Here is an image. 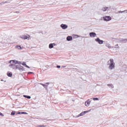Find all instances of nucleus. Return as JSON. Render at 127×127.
I'll use <instances>...</instances> for the list:
<instances>
[{"label":"nucleus","instance_id":"obj_27","mask_svg":"<svg viewBox=\"0 0 127 127\" xmlns=\"http://www.w3.org/2000/svg\"><path fill=\"white\" fill-rule=\"evenodd\" d=\"M21 64L24 66H25L26 65L25 62H23V63Z\"/></svg>","mask_w":127,"mask_h":127},{"label":"nucleus","instance_id":"obj_8","mask_svg":"<svg viewBox=\"0 0 127 127\" xmlns=\"http://www.w3.org/2000/svg\"><path fill=\"white\" fill-rule=\"evenodd\" d=\"M127 13V10H124L123 11H118L117 13H121L123 14H125Z\"/></svg>","mask_w":127,"mask_h":127},{"label":"nucleus","instance_id":"obj_18","mask_svg":"<svg viewBox=\"0 0 127 127\" xmlns=\"http://www.w3.org/2000/svg\"><path fill=\"white\" fill-rule=\"evenodd\" d=\"M105 46L106 47H108L109 48H111V46L110 45L109 43H106L105 44Z\"/></svg>","mask_w":127,"mask_h":127},{"label":"nucleus","instance_id":"obj_40","mask_svg":"<svg viewBox=\"0 0 127 127\" xmlns=\"http://www.w3.org/2000/svg\"><path fill=\"white\" fill-rule=\"evenodd\" d=\"M52 44H53V46H55L56 45V44L55 43H52Z\"/></svg>","mask_w":127,"mask_h":127},{"label":"nucleus","instance_id":"obj_1","mask_svg":"<svg viewBox=\"0 0 127 127\" xmlns=\"http://www.w3.org/2000/svg\"><path fill=\"white\" fill-rule=\"evenodd\" d=\"M107 65H109L108 68L109 69L112 70L115 68V63L112 59H110L107 63Z\"/></svg>","mask_w":127,"mask_h":127},{"label":"nucleus","instance_id":"obj_41","mask_svg":"<svg viewBox=\"0 0 127 127\" xmlns=\"http://www.w3.org/2000/svg\"><path fill=\"white\" fill-rule=\"evenodd\" d=\"M42 120H46V119H42Z\"/></svg>","mask_w":127,"mask_h":127},{"label":"nucleus","instance_id":"obj_2","mask_svg":"<svg viewBox=\"0 0 127 127\" xmlns=\"http://www.w3.org/2000/svg\"><path fill=\"white\" fill-rule=\"evenodd\" d=\"M103 18V20L105 21H109L111 19V18L109 16H106L104 17Z\"/></svg>","mask_w":127,"mask_h":127},{"label":"nucleus","instance_id":"obj_30","mask_svg":"<svg viewBox=\"0 0 127 127\" xmlns=\"http://www.w3.org/2000/svg\"><path fill=\"white\" fill-rule=\"evenodd\" d=\"M22 113V112H18V113H16V115H17L18 114H21V113Z\"/></svg>","mask_w":127,"mask_h":127},{"label":"nucleus","instance_id":"obj_38","mask_svg":"<svg viewBox=\"0 0 127 127\" xmlns=\"http://www.w3.org/2000/svg\"><path fill=\"white\" fill-rule=\"evenodd\" d=\"M66 67V66H62V68H64L65 67Z\"/></svg>","mask_w":127,"mask_h":127},{"label":"nucleus","instance_id":"obj_25","mask_svg":"<svg viewBox=\"0 0 127 127\" xmlns=\"http://www.w3.org/2000/svg\"><path fill=\"white\" fill-rule=\"evenodd\" d=\"M15 114V111H12L11 113V115H14Z\"/></svg>","mask_w":127,"mask_h":127},{"label":"nucleus","instance_id":"obj_42","mask_svg":"<svg viewBox=\"0 0 127 127\" xmlns=\"http://www.w3.org/2000/svg\"><path fill=\"white\" fill-rule=\"evenodd\" d=\"M17 12V13H19V12Z\"/></svg>","mask_w":127,"mask_h":127},{"label":"nucleus","instance_id":"obj_24","mask_svg":"<svg viewBox=\"0 0 127 127\" xmlns=\"http://www.w3.org/2000/svg\"><path fill=\"white\" fill-rule=\"evenodd\" d=\"M20 65H16V69H19V67L20 66Z\"/></svg>","mask_w":127,"mask_h":127},{"label":"nucleus","instance_id":"obj_36","mask_svg":"<svg viewBox=\"0 0 127 127\" xmlns=\"http://www.w3.org/2000/svg\"><path fill=\"white\" fill-rule=\"evenodd\" d=\"M25 67H27L28 68H30V67L29 66L27 65H26L25 66Z\"/></svg>","mask_w":127,"mask_h":127},{"label":"nucleus","instance_id":"obj_5","mask_svg":"<svg viewBox=\"0 0 127 127\" xmlns=\"http://www.w3.org/2000/svg\"><path fill=\"white\" fill-rule=\"evenodd\" d=\"M60 27L63 29H65L68 27V26L67 25L64 24H61L60 25Z\"/></svg>","mask_w":127,"mask_h":127},{"label":"nucleus","instance_id":"obj_26","mask_svg":"<svg viewBox=\"0 0 127 127\" xmlns=\"http://www.w3.org/2000/svg\"><path fill=\"white\" fill-rule=\"evenodd\" d=\"M16 63H17V64H21V62H20L18 61H17L16 62Z\"/></svg>","mask_w":127,"mask_h":127},{"label":"nucleus","instance_id":"obj_39","mask_svg":"<svg viewBox=\"0 0 127 127\" xmlns=\"http://www.w3.org/2000/svg\"><path fill=\"white\" fill-rule=\"evenodd\" d=\"M45 84H49V82H47V83H45Z\"/></svg>","mask_w":127,"mask_h":127},{"label":"nucleus","instance_id":"obj_3","mask_svg":"<svg viewBox=\"0 0 127 127\" xmlns=\"http://www.w3.org/2000/svg\"><path fill=\"white\" fill-rule=\"evenodd\" d=\"M29 37L30 36L27 34H25L24 35H23L20 36L21 38L24 39L28 38V39H29Z\"/></svg>","mask_w":127,"mask_h":127},{"label":"nucleus","instance_id":"obj_23","mask_svg":"<svg viewBox=\"0 0 127 127\" xmlns=\"http://www.w3.org/2000/svg\"><path fill=\"white\" fill-rule=\"evenodd\" d=\"M12 63H14L15 64H17L16 63V62L17 61L14 60H12Z\"/></svg>","mask_w":127,"mask_h":127},{"label":"nucleus","instance_id":"obj_6","mask_svg":"<svg viewBox=\"0 0 127 127\" xmlns=\"http://www.w3.org/2000/svg\"><path fill=\"white\" fill-rule=\"evenodd\" d=\"M89 111H84L83 112H81L80 114H79L77 116V117H78L79 116H83L85 114L87 113L88 112H89Z\"/></svg>","mask_w":127,"mask_h":127},{"label":"nucleus","instance_id":"obj_22","mask_svg":"<svg viewBox=\"0 0 127 127\" xmlns=\"http://www.w3.org/2000/svg\"><path fill=\"white\" fill-rule=\"evenodd\" d=\"M16 48H18L19 49H21L22 48L20 46H18L17 45L16 46Z\"/></svg>","mask_w":127,"mask_h":127},{"label":"nucleus","instance_id":"obj_9","mask_svg":"<svg viewBox=\"0 0 127 127\" xmlns=\"http://www.w3.org/2000/svg\"><path fill=\"white\" fill-rule=\"evenodd\" d=\"M91 100H90L89 99H88V100L86 101L85 102V105L87 106H88L90 103Z\"/></svg>","mask_w":127,"mask_h":127},{"label":"nucleus","instance_id":"obj_13","mask_svg":"<svg viewBox=\"0 0 127 127\" xmlns=\"http://www.w3.org/2000/svg\"><path fill=\"white\" fill-rule=\"evenodd\" d=\"M24 68L23 66L20 65V67H19V70L20 71H23L24 70Z\"/></svg>","mask_w":127,"mask_h":127},{"label":"nucleus","instance_id":"obj_15","mask_svg":"<svg viewBox=\"0 0 127 127\" xmlns=\"http://www.w3.org/2000/svg\"><path fill=\"white\" fill-rule=\"evenodd\" d=\"M108 8V7H103L102 8L101 10L103 11H106Z\"/></svg>","mask_w":127,"mask_h":127},{"label":"nucleus","instance_id":"obj_34","mask_svg":"<svg viewBox=\"0 0 127 127\" xmlns=\"http://www.w3.org/2000/svg\"><path fill=\"white\" fill-rule=\"evenodd\" d=\"M0 116H4V115L1 113L0 112Z\"/></svg>","mask_w":127,"mask_h":127},{"label":"nucleus","instance_id":"obj_17","mask_svg":"<svg viewBox=\"0 0 127 127\" xmlns=\"http://www.w3.org/2000/svg\"><path fill=\"white\" fill-rule=\"evenodd\" d=\"M12 74L11 72H8L7 73V75L9 77H11L12 76Z\"/></svg>","mask_w":127,"mask_h":127},{"label":"nucleus","instance_id":"obj_20","mask_svg":"<svg viewBox=\"0 0 127 127\" xmlns=\"http://www.w3.org/2000/svg\"><path fill=\"white\" fill-rule=\"evenodd\" d=\"M53 47V45L52 43H50L49 45V48L51 49Z\"/></svg>","mask_w":127,"mask_h":127},{"label":"nucleus","instance_id":"obj_21","mask_svg":"<svg viewBox=\"0 0 127 127\" xmlns=\"http://www.w3.org/2000/svg\"><path fill=\"white\" fill-rule=\"evenodd\" d=\"M108 86H109L110 88H113L114 87L113 85L112 84H108Z\"/></svg>","mask_w":127,"mask_h":127},{"label":"nucleus","instance_id":"obj_12","mask_svg":"<svg viewBox=\"0 0 127 127\" xmlns=\"http://www.w3.org/2000/svg\"><path fill=\"white\" fill-rule=\"evenodd\" d=\"M121 41L124 43H126L127 42V38H122Z\"/></svg>","mask_w":127,"mask_h":127},{"label":"nucleus","instance_id":"obj_31","mask_svg":"<svg viewBox=\"0 0 127 127\" xmlns=\"http://www.w3.org/2000/svg\"><path fill=\"white\" fill-rule=\"evenodd\" d=\"M46 126H44V125H40L38 126L39 127H46Z\"/></svg>","mask_w":127,"mask_h":127},{"label":"nucleus","instance_id":"obj_11","mask_svg":"<svg viewBox=\"0 0 127 127\" xmlns=\"http://www.w3.org/2000/svg\"><path fill=\"white\" fill-rule=\"evenodd\" d=\"M72 39V37L71 36H68L67 37L66 40L67 41H69L71 40Z\"/></svg>","mask_w":127,"mask_h":127},{"label":"nucleus","instance_id":"obj_29","mask_svg":"<svg viewBox=\"0 0 127 127\" xmlns=\"http://www.w3.org/2000/svg\"><path fill=\"white\" fill-rule=\"evenodd\" d=\"M21 114H27L28 113L24 112H22Z\"/></svg>","mask_w":127,"mask_h":127},{"label":"nucleus","instance_id":"obj_7","mask_svg":"<svg viewBox=\"0 0 127 127\" xmlns=\"http://www.w3.org/2000/svg\"><path fill=\"white\" fill-rule=\"evenodd\" d=\"M89 35L91 37H95L96 35V33L95 32H92L90 33Z\"/></svg>","mask_w":127,"mask_h":127},{"label":"nucleus","instance_id":"obj_43","mask_svg":"<svg viewBox=\"0 0 127 127\" xmlns=\"http://www.w3.org/2000/svg\"><path fill=\"white\" fill-rule=\"evenodd\" d=\"M1 81H3V80L2 79H1Z\"/></svg>","mask_w":127,"mask_h":127},{"label":"nucleus","instance_id":"obj_32","mask_svg":"<svg viewBox=\"0 0 127 127\" xmlns=\"http://www.w3.org/2000/svg\"><path fill=\"white\" fill-rule=\"evenodd\" d=\"M32 73H34L33 72H28V74H32Z\"/></svg>","mask_w":127,"mask_h":127},{"label":"nucleus","instance_id":"obj_35","mask_svg":"<svg viewBox=\"0 0 127 127\" xmlns=\"http://www.w3.org/2000/svg\"><path fill=\"white\" fill-rule=\"evenodd\" d=\"M9 63H12V60H10V61L9 62Z\"/></svg>","mask_w":127,"mask_h":127},{"label":"nucleus","instance_id":"obj_33","mask_svg":"<svg viewBox=\"0 0 127 127\" xmlns=\"http://www.w3.org/2000/svg\"><path fill=\"white\" fill-rule=\"evenodd\" d=\"M118 47V44H117L115 45V47L114 48H117Z\"/></svg>","mask_w":127,"mask_h":127},{"label":"nucleus","instance_id":"obj_10","mask_svg":"<svg viewBox=\"0 0 127 127\" xmlns=\"http://www.w3.org/2000/svg\"><path fill=\"white\" fill-rule=\"evenodd\" d=\"M9 66L13 69H16V65L14 64H11L9 65Z\"/></svg>","mask_w":127,"mask_h":127},{"label":"nucleus","instance_id":"obj_14","mask_svg":"<svg viewBox=\"0 0 127 127\" xmlns=\"http://www.w3.org/2000/svg\"><path fill=\"white\" fill-rule=\"evenodd\" d=\"M10 2L9 0L7 1L4 2H2L0 3V5H3L5 3H8Z\"/></svg>","mask_w":127,"mask_h":127},{"label":"nucleus","instance_id":"obj_16","mask_svg":"<svg viewBox=\"0 0 127 127\" xmlns=\"http://www.w3.org/2000/svg\"><path fill=\"white\" fill-rule=\"evenodd\" d=\"M40 84L42 85L46 89H47L48 86L47 85H46L44 84H43L42 83H40Z\"/></svg>","mask_w":127,"mask_h":127},{"label":"nucleus","instance_id":"obj_37","mask_svg":"<svg viewBox=\"0 0 127 127\" xmlns=\"http://www.w3.org/2000/svg\"><path fill=\"white\" fill-rule=\"evenodd\" d=\"M57 67L58 68H60V65H57Z\"/></svg>","mask_w":127,"mask_h":127},{"label":"nucleus","instance_id":"obj_28","mask_svg":"<svg viewBox=\"0 0 127 127\" xmlns=\"http://www.w3.org/2000/svg\"><path fill=\"white\" fill-rule=\"evenodd\" d=\"M92 98L94 100H98V99L97 98Z\"/></svg>","mask_w":127,"mask_h":127},{"label":"nucleus","instance_id":"obj_19","mask_svg":"<svg viewBox=\"0 0 127 127\" xmlns=\"http://www.w3.org/2000/svg\"><path fill=\"white\" fill-rule=\"evenodd\" d=\"M23 96L27 98L28 99H30L31 98V97L30 96L26 95H24Z\"/></svg>","mask_w":127,"mask_h":127},{"label":"nucleus","instance_id":"obj_4","mask_svg":"<svg viewBox=\"0 0 127 127\" xmlns=\"http://www.w3.org/2000/svg\"><path fill=\"white\" fill-rule=\"evenodd\" d=\"M95 41L97 42L100 44H102L103 42V40H100L98 37L95 39Z\"/></svg>","mask_w":127,"mask_h":127}]
</instances>
